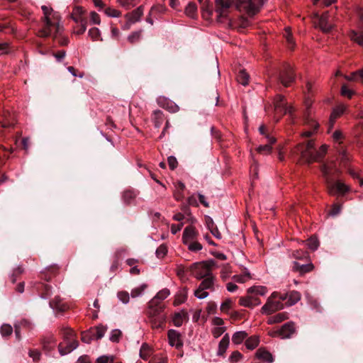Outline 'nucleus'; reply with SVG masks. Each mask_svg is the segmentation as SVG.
<instances>
[{
	"mask_svg": "<svg viewBox=\"0 0 363 363\" xmlns=\"http://www.w3.org/2000/svg\"><path fill=\"white\" fill-rule=\"evenodd\" d=\"M267 0H228V8L233 4L240 12L253 17L260 11Z\"/></svg>",
	"mask_w": 363,
	"mask_h": 363,
	"instance_id": "obj_1",
	"label": "nucleus"
},
{
	"mask_svg": "<svg viewBox=\"0 0 363 363\" xmlns=\"http://www.w3.org/2000/svg\"><path fill=\"white\" fill-rule=\"evenodd\" d=\"M43 16L42 21L44 23L43 28L39 31L40 36L48 37L52 34V27L55 21L61 19L58 12L55 11L50 6L43 5L41 6Z\"/></svg>",
	"mask_w": 363,
	"mask_h": 363,
	"instance_id": "obj_2",
	"label": "nucleus"
},
{
	"mask_svg": "<svg viewBox=\"0 0 363 363\" xmlns=\"http://www.w3.org/2000/svg\"><path fill=\"white\" fill-rule=\"evenodd\" d=\"M315 143L313 140H308V143L304 144L298 145L292 151V155L300 154V160L305 163L311 164L315 160Z\"/></svg>",
	"mask_w": 363,
	"mask_h": 363,
	"instance_id": "obj_3",
	"label": "nucleus"
},
{
	"mask_svg": "<svg viewBox=\"0 0 363 363\" xmlns=\"http://www.w3.org/2000/svg\"><path fill=\"white\" fill-rule=\"evenodd\" d=\"M163 306L159 303H152V301L149 302L147 309V315L152 327L154 329H160L163 328L165 322V316L162 314Z\"/></svg>",
	"mask_w": 363,
	"mask_h": 363,
	"instance_id": "obj_4",
	"label": "nucleus"
},
{
	"mask_svg": "<svg viewBox=\"0 0 363 363\" xmlns=\"http://www.w3.org/2000/svg\"><path fill=\"white\" fill-rule=\"evenodd\" d=\"M63 341L59 345V352L61 355H66L78 347V342L74 338V332L69 328L65 330Z\"/></svg>",
	"mask_w": 363,
	"mask_h": 363,
	"instance_id": "obj_5",
	"label": "nucleus"
},
{
	"mask_svg": "<svg viewBox=\"0 0 363 363\" xmlns=\"http://www.w3.org/2000/svg\"><path fill=\"white\" fill-rule=\"evenodd\" d=\"M216 263L213 260L195 262L190 267L191 274L197 279H202L211 275V271Z\"/></svg>",
	"mask_w": 363,
	"mask_h": 363,
	"instance_id": "obj_6",
	"label": "nucleus"
},
{
	"mask_svg": "<svg viewBox=\"0 0 363 363\" xmlns=\"http://www.w3.org/2000/svg\"><path fill=\"white\" fill-rule=\"evenodd\" d=\"M277 291L270 295L265 304L262 307L261 311L262 313L269 315L284 308V304L277 300Z\"/></svg>",
	"mask_w": 363,
	"mask_h": 363,
	"instance_id": "obj_7",
	"label": "nucleus"
},
{
	"mask_svg": "<svg viewBox=\"0 0 363 363\" xmlns=\"http://www.w3.org/2000/svg\"><path fill=\"white\" fill-rule=\"evenodd\" d=\"M216 21L224 23L227 19V0H215Z\"/></svg>",
	"mask_w": 363,
	"mask_h": 363,
	"instance_id": "obj_8",
	"label": "nucleus"
},
{
	"mask_svg": "<svg viewBox=\"0 0 363 363\" xmlns=\"http://www.w3.org/2000/svg\"><path fill=\"white\" fill-rule=\"evenodd\" d=\"M295 76L294 74L293 67L287 65L285 66L283 71L279 74V80L284 86H289L294 81Z\"/></svg>",
	"mask_w": 363,
	"mask_h": 363,
	"instance_id": "obj_9",
	"label": "nucleus"
},
{
	"mask_svg": "<svg viewBox=\"0 0 363 363\" xmlns=\"http://www.w3.org/2000/svg\"><path fill=\"white\" fill-rule=\"evenodd\" d=\"M333 169V167L331 165H328L326 164H324L321 167V172L323 173V177L325 179L327 189L329 194H333L335 193L333 182L331 177Z\"/></svg>",
	"mask_w": 363,
	"mask_h": 363,
	"instance_id": "obj_10",
	"label": "nucleus"
},
{
	"mask_svg": "<svg viewBox=\"0 0 363 363\" xmlns=\"http://www.w3.org/2000/svg\"><path fill=\"white\" fill-rule=\"evenodd\" d=\"M167 337L168 342L171 347L178 350L183 347L182 337L179 331L171 329L167 333Z\"/></svg>",
	"mask_w": 363,
	"mask_h": 363,
	"instance_id": "obj_11",
	"label": "nucleus"
},
{
	"mask_svg": "<svg viewBox=\"0 0 363 363\" xmlns=\"http://www.w3.org/2000/svg\"><path fill=\"white\" fill-rule=\"evenodd\" d=\"M224 320L219 317H214L212 320V334L216 337H220L225 330Z\"/></svg>",
	"mask_w": 363,
	"mask_h": 363,
	"instance_id": "obj_12",
	"label": "nucleus"
},
{
	"mask_svg": "<svg viewBox=\"0 0 363 363\" xmlns=\"http://www.w3.org/2000/svg\"><path fill=\"white\" fill-rule=\"evenodd\" d=\"M284 97L281 95H277L274 99V108L276 111H282L284 114H291L294 111V108L291 106H287L284 102Z\"/></svg>",
	"mask_w": 363,
	"mask_h": 363,
	"instance_id": "obj_13",
	"label": "nucleus"
},
{
	"mask_svg": "<svg viewBox=\"0 0 363 363\" xmlns=\"http://www.w3.org/2000/svg\"><path fill=\"white\" fill-rule=\"evenodd\" d=\"M347 106L344 104H340L333 108L329 120V129H331L335 122V120L340 117L346 111Z\"/></svg>",
	"mask_w": 363,
	"mask_h": 363,
	"instance_id": "obj_14",
	"label": "nucleus"
},
{
	"mask_svg": "<svg viewBox=\"0 0 363 363\" xmlns=\"http://www.w3.org/2000/svg\"><path fill=\"white\" fill-rule=\"evenodd\" d=\"M240 304L245 307L253 308L261 304V301L256 296L249 294L247 296L240 298Z\"/></svg>",
	"mask_w": 363,
	"mask_h": 363,
	"instance_id": "obj_15",
	"label": "nucleus"
},
{
	"mask_svg": "<svg viewBox=\"0 0 363 363\" xmlns=\"http://www.w3.org/2000/svg\"><path fill=\"white\" fill-rule=\"evenodd\" d=\"M234 70L236 74L237 82L243 86L247 85L250 79V76L247 73L245 69L239 66L238 67H235Z\"/></svg>",
	"mask_w": 363,
	"mask_h": 363,
	"instance_id": "obj_16",
	"label": "nucleus"
},
{
	"mask_svg": "<svg viewBox=\"0 0 363 363\" xmlns=\"http://www.w3.org/2000/svg\"><path fill=\"white\" fill-rule=\"evenodd\" d=\"M197 232L193 226H187L183 232L182 240L184 245L194 241L197 238Z\"/></svg>",
	"mask_w": 363,
	"mask_h": 363,
	"instance_id": "obj_17",
	"label": "nucleus"
},
{
	"mask_svg": "<svg viewBox=\"0 0 363 363\" xmlns=\"http://www.w3.org/2000/svg\"><path fill=\"white\" fill-rule=\"evenodd\" d=\"M255 357L267 363H272L274 362L272 354L265 347H259L255 352Z\"/></svg>",
	"mask_w": 363,
	"mask_h": 363,
	"instance_id": "obj_18",
	"label": "nucleus"
},
{
	"mask_svg": "<svg viewBox=\"0 0 363 363\" xmlns=\"http://www.w3.org/2000/svg\"><path fill=\"white\" fill-rule=\"evenodd\" d=\"M328 19L329 14L328 12L318 17V26L324 33H329L333 28V25L328 23Z\"/></svg>",
	"mask_w": 363,
	"mask_h": 363,
	"instance_id": "obj_19",
	"label": "nucleus"
},
{
	"mask_svg": "<svg viewBox=\"0 0 363 363\" xmlns=\"http://www.w3.org/2000/svg\"><path fill=\"white\" fill-rule=\"evenodd\" d=\"M295 330L296 328L293 322L285 323L279 329V333H281V338L286 339L291 337V335L295 333Z\"/></svg>",
	"mask_w": 363,
	"mask_h": 363,
	"instance_id": "obj_20",
	"label": "nucleus"
},
{
	"mask_svg": "<svg viewBox=\"0 0 363 363\" xmlns=\"http://www.w3.org/2000/svg\"><path fill=\"white\" fill-rule=\"evenodd\" d=\"M143 15V6H139L131 13L125 15L127 20L130 21V23H135L139 21Z\"/></svg>",
	"mask_w": 363,
	"mask_h": 363,
	"instance_id": "obj_21",
	"label": "nucleus"
},
{
	"mask_svg": "<svg viewBox=\"0 0 363 363\" xmlns=\"http://www.w3.org/2000/svg\"><path fill=\"white\" fill-rule=\"evenodd\" d=\"M294 270L299 272L301 274L310 272L313 270L314 266L311 262L306 264H300L297 262H294Z\"/></svg>",
	"mask_w": 363,
	"mask_h": 363,
	"instance_id": "obj_22",
	"label": "nucleus"
},
{
	"mask_svg": "<svg viewBox=\"0 0 363 363\" xmlns=\"http://www.w3.org/2000/svg\"><path fill=\"white\" fill-rule=\"evenodd\" d=\"M311 104H312V101L310 99H307L305 101V105L307 108L306 113V123L307 124H310L311 126H314L315 129H316V128H318L319 124L315 120H313L312 118H311V110H309V108H310V106H311Z\"/></svg>",
	"mask_w": 363,
	"mask_h": 363,
	"instance_id": "obj_23",
	"label": "nucleus"
},
{
	"mask_svg": "<svg viewBox=\"0 0 363 363\" xmlns=\"http://www.w3.org/2000/svg\"><path fill=\"white\" fill-rule=\"evenodd\" d=\"M289 318V314L286 312L279 313L273 316H270L267 320L268 324H274L281 323Z\"/></svg>",
	"mask_w": 363,
	"mask_h": 363,
	"instance_id": "obj_24",
	"label": "nucleus"
},
{
	"mask_svg": "<svg viewBox=\"0 0 363 363\" xmlns=\"http://www.w3.org/2000/svg\"><path fill=\"white\" fill-rule=\"evenodd\" d=\"M170 295V291L167 289L160 291L150 301L152 303H159Z\"/></svg>",
	"mask_w": 363,
	"mask_h": 363,
	"instance_id": "obj_25",
	"label": "nucleus"
},
{
	"mask_svg": "<svg viewBox=\"0 0 363 363\" xmlns=\"http://www.w3.org/2000/svg\"><path fill=\"white\" fill-rule=\"evenodd\" d=\"M202 16L204 18L208 19L211 17L213 10L212 4L209 1H206L201 6Z\"/></svg>",
	"mask_w": 363,
	"mask_h": 363,
	"instance_id": "obj_26",
	"label": "nucleus"
},
{
	"mask_svg": "<svg viewBox=\"0 0 363 363\" xmlns=\"http://www.w3.org/2000/svg\"><path fill=\"white\" fill-rule=\"evenodd\" d=\"M301 298V295L298 291H292L288 293V301L286 303V305L288 306H291L296 303H298Z\"/></svg>",
	"mask_w": 363,
	"mask_h": 363,
	"instance_id": "obj_27",
	"label": "nucleus"
},
{
	"mask_svg": "<svg viewBox=\"0 0 363 363\" xmlns=\"http://www.w3.org/2000/svg\"><path fill=\"white\" fill-rule=\"evenodd\" d=\"M72 18L73 19V21L77 23H79L80 26H82V29H79V30L77 31V34L78 35H82L83 34L86 30V27H87V21L85 18H82L81 16H77V15H74V14H72Z\"/></svg>",
	"mask_w": 363,
	"mask_h": 363,
	"instance_id": "obj_28",
	"label": "nucleus"
},
{
	"mask_svg": "<svg viewBox=\"0 0 363 363\" xmlns=\"http://www.w3.org/2000/svg\"><path fill=\"white\" fill-rule=\"evenodd\" d=\"M247 293L254 296H264L267 293V289L263 286H254L247 289Z\"/></svg>",
	"mask_w": 363,
	"mask_h": 363,
	"instance_id": "obj_29",
	"label": "nucleus"
},
{
	"mask_svg": "<svg viewBox=\"0 0 363 363\" xmlns=\"http://www.w3.org/2000/svg\"><path fill=\"white\" fill-rule=\"evenodd\" d=\"M259 132L270 144H274L276 142V138L269 133L268 129L264 125H261L259 127Z\"/></svg>",
	"mask_w": 363,
	"mask_h": 363,
	"instance_id": "obj_30",
	"label": "nucleus"
},
{
	"mask_svg": "<svg viewBox=\"0 0 363 363\" xmlns=\"http://www.w3.org/2000/svg\"><path fill=\"white\" fill-rule=\"evenodd\" d=\"M333 185H334L335 193L333 194L332 195H335L337 194H343L345 192L349 191L348 186H347L345 184H344L343 182H342L340 181H337L335 183L333 182Z\"/></svg>",
	"mask_w": 363,
	"mask_h": 363,
	"instance_id": "obj_31",
	"label": "nucleus"
},
{
	"mask_svg": "<svg viewBox=\"0 0 363 363\" xmlns=\"http://www.w3.org/2000/svg\"><path fill=\"white\" fill-rule=\"evenodd\" d=\"M259 343V337L257 335H253L247 338L245 341V346L248 350H252L255 349Z\"/></svg>",
	"mask_w": 363,
	"mask_h": 363,
	"instance_id": "obj_32",
	"label": "nucleus"
},
{
	"mask_svg": "<svg viewBox=\"0 0 363 363\" xmlns=\"http://www.w3.org/2000/svg\"><path fill=\"white\" fill-rule=\"evenodd\" d=\"M227 351V334H225L220 340L216 352L217 356L224 357Z\"/></svg>",
	"mask_w": 363,
	"mask_h": 363,
	"instance_id": "obj_33",
	"label": "nucleus"
},
{
	"mask_svg": "<svg viewBox=\"0 0 363 363\" xmlns=\"http://www.w3.org/2000/svg\"><path fill=\"white\" fill-rule=\"evenodd\" d=\"M152 354V350L151 347H150L147 344H143L140 350V357L147 360Z\"/></svg>",
	"mask_w": 363,
	"mask_h": 363,
	"instance_id": "obj_34",
	"label": "nucleus"
},
{
	"mask_svg": "<svg viewBox=\"0 0 363 363\" xmlns=\"http://www.w3.org/2000/svg\"><path fill=\"white\" fill-rule=\"evenodd\" d=\"M350 39L357 43L360 46L363 47V33L362 32H357L355 30H351L350 33Z\"/></svg>",
	"mask_w": 363,
	"mask_h": 363,
	"instance_id": "obj_35",
	"label": "nucleus"
},
{
	"mask_svg": "<svg viewBox=\"0 0 363 363\" xmlns=\"http://www.w3.org/2000/svg\"><path fill=\"white\" fill-rule=\"evenodd\" d=\"M147 287V286L146 284H142L140 286L133 289L130 294L132 298H138L141 296Z\"/></svg>",
	"mask_w": 363,
	"mask_h": 363,
	"instance_id": "obj_36",
	"label": "nucleus"
},
{
	"mask_svg": "<svg viewBox=\"0 0 363 363\" xmlns=\"http://www.w3.org/2000/svg\"><path fill=\"white\" fill-rule=\"evenodd\" d=\"M247 336L245 331H238L233 334L232 341L234 344H240Z\"/></svg>",
	"mask_w": 363,
	"mask_h": 363,
	"instance_id": "obj_37",
	"label": "nucleus"
},
{
	"mask_svg": "<svg viewBox=\"0 0 363 363\" xmlns=\"http://www.w3.org/2000/svg\"><path fill=\"white\" fill-rule=\"evenodd\" d=\"M186 299V291L183 289L179 291L174 297V305L179 306L183 303Z\"/></svg>",
	"mask_w": 363,
	"mask_h": 363,
	"instance_id": "obj_38",
	"label": "nucleus"
},
{
	"mask_svg": "<svg viewBox=\"0 0 363 363\" xmlns=\"http://www.w3.org/2000/svg\"><path fill=\"white\" fill-rule=\"evenodd\" d=\"M272 144H270L269 142H267L265 145H259L256 150L258 153L262 154V155H269L272 153Z\"/></svg>",
	"mask_w": 363,
	"mask_h": 363,
	"instance_id": "obj_39",
	"label": "nucleus"
},
{
	"mask_svg": "<svg viewBox=\"0 0 363 363\" xmlns=\"http://www.w3.org/2000/svg\"><path fill=\"white\" fill-rule=\"evenodd\" d=\"M231 252L234 259V262L236 264H240L242 261L245 259V255L243 252L238 247L235 248V252L232 251Z\"/></svg>",
	"mask_w": 363,
	"mask_h": 363,
	"instance_id": "obj_40",
	"label": "nucleus"
},
{
	"mask_svg": "<svg viewBox=\"0 0 363 363\" xmlns=\"http://www.w3.org/2000/svg\"><path fill=\"white\" fill-rule=\"evenodd\" d=\"M340 94L342 96L351 99L355 94V91L349 88L346 84H343L341 87Z\"/></svg>",
	"mask_w": 363,
	"mask_h": 363,
	"instance_id": "obj_41",
	"label": "nucleus"
},
{
	"mask_svg": "<svg viewBox=\"0 0 363 363\" xmlns=\"http://www.w3.org/2000/svg\"><path fill=\"white\" fill-rule=\"evenodd\" d=\"M292 257L296 259L304 260L308 259L309 256L307 252L298 250L293 252Z\"/></svg>",
	"mask_w": 363,
	"mask_h": 363,
	"instance_id": "obj_42",
	"label": "nucleus"
},
{
	"mask_svg": "<svg viewBox=\"0 0 363 363\" xmlns=\"http://www.w3.org/2000/svg\"><path fill=\"white\" fill-rule=\"evenodd\" d=\"M205 279L200 284L199 288L206 290L210 289L213 285V278L211 275L204 277Z\"/></svg>",
	"mask_w": 363,
	"mask_h": 363,
	"instance_id": "obj_43",
	"label": "nucleus"
},
{
	"mask_svg": "<svg viewBox=\"0 0 363 363\" xmlns=\"http://www.w3.org/2000/svg\"><path fill=\"white\" fill-rule=\"evenodd\" d=\"M89 35L93 40H102L101 32L98 28H91L89 30Z\"/></svg>",
	"mask_w": 363,
	"mask_h": 363,
	"instance_id": "obj_44",
	"label": "nucleus"
},
{
	"mask_svg": "<svg viewBox=\"0 0 363 363\" xmlns=\"http://www.w3.org/2000/svg\"><path fill=\"white\" fill-rule=\"evenodd\" d=\"M328 146L326 145H323L320 146L318 150H315V160L316 162L319 161L321 158L324 157L328 150Z\"/></svg>",
	"mask_w": 363,
	"mask_h": 363,
	"instance_id": "obj_45",
	"label": "nucleus"
},
{
	"mask_svg": "<svg viewBox=\"0 0 363 363\" xmlns=\"http://www.w3.org/2000/svg\"><path fill=\"white\" fill-rule=\"evenodd\" d=\"M185 318V314L184 313H177L174 314L173 317V323L175 326L179 327L183 323V320Z\"/></svg>",
	"mask_w": 363,
	"mask_h": 363,
	"instance_id": "obj_46",
	"label": "nucleus"
},
{
	"mask_svg": "<svg viewBox=\"0 0 363 363\" xmlns=\"http://www.w3.org/2000/svg\"><path fill=\"white\" fill-rule=\"evenodd\" d=\"M106 327L103 325H99L96 328L95 333L93 335V337H94L96 340L102 338L106 332Z\"/></svg>",
	"mask_w": 363,
	"mask_h": 363,
	"instance_id": "obj_47",
	"label": "nucleus"
},
{
	"mask_svg": "<svg viewBox=\"0 0 363 363\" xmlns=\"http://www.w3.org/2000/svg\"><path fill=\"white\" fill-rule=\"evenodd\" d=\"M196 9L197 8L195 4L189 3L185 9V13L188 16L194 18L196 14Z\"/></svg>",
	"mask_w": 363,
	"mask_h": 363,
	"instance_id": "obj_48",
	"label": "nucleus"
},
{
	"mask_svg": "<svg viewBox=\"0 0 363 363\" xmlns=\"http://www.w3.org/2000/svg\"><path fill=\"white\" fill-rule=\"evenodd\" d=\"M117 297L120 301L124 304H127L130 301V295L127 291H121L117 294Z\"/></svg>",
	"mask_w": 363,
	"mask_h": 363,
	"instance_id": "obj_49",
	"label": "nucleus"
},
{
	"mask_svg": "<svg viewBox=\"0 0 363 363\" xmlns=\"http://www.w3.org/2000/svg\"><path fill=\"white\" fill-rule=\"evenodd\" d=\"M308 247L312 250H315L319 246V242L315 238H310L306 241Z\"/></svg>",
	"mask_w": 363,
	"mask_h": 363,
	"instance_id": "obj_50",
	"label": "nucleus"
},
{
	"mask_svg": "<svg viewBox=\"0 0 363 363\" xmlns=\"http://www.w3.org/2000/svg\"><path fill=\"white\" fill-rule=\"evenodd\" d=\"M104 13L106 16L112 18H118L121 16V13L111 7H108L104 10Z\"/></svg>",
	"mask_w": 363,
	"mask_h": 363,
	"instance_id": "obj_51",
	"label": "nucleus"
},
{
	"mask_svg": "<svg viewBox=\"0 0 363 363\" xmlns=\"http://www.w3.org/2000/svg\"><path fill=\"white\" fill-rule=\"evenodd\" d=\"M188 249L192 252H198L202 249V245L196 240L190 242L187 244Z\"/></svg>",
	"mask_w": 363,
	"mask_h": 363,
	"instance_id": "obj_52",
	"label": "nucleus"
},
{
	"mask_svg": "<svg viewBox=\"0 0 363 363\" xmlns=\"http://www.w3.org/2000/svg\"><path fill=\"white\" fill-rule=\"evenodd\" d=\"M251 278L250 273H245L244 274L235 275L233 279L235 281L240 283H245Z\"/></svg>",
	"mask_w": 363,
	"mask_h": 363,
	"instance_id": "obj_53",
	"label": "nucleus"
},
{
	"mask_svg": "<svg viewBox=\"0 0 363 363\" xmlns=\"http://www.w3.org/2000/svg\"><path fill=\"white\" fill-rule=\"evenodd\" d=\"M114 356L113 355H102L97 358V363H113L114 361Z\"/></svg>",
	"mask_w": 363,
	"mask_h": 363,
	"instance_id": "obj_54",
	"label": "nucleus"
},
{
	"mask_svg": "<svg viewBox=\"0 0 363 363\" xmlns=\"http://www.w3.org/2000/svg\"><path fill=\"white\" fill-rule=\"evenodd\" d=\"M13 332L12 327L9 324H4L1 327V333L2 336L6 337L11 335Z\"/></svg>",
	"mask_w": 363,
	"mask_h": 363,
	"instance_id": "obj_55",
	"label": "nucleus"
},
{
	"mask_svg": "<svg viewBox=\"0 0 363 363\" xmlns=\"http://www.w3.org/2000/svg\"><path fill=\"white\" fill-rule=\"evenodd\" d=\"M141 37V33L140 31H136L132 33L130 35L128 36V40L130 43H134L135 42H138Z\"/></svg>",
	"mask_w": 363,
	"mask_h": 363,
	"instance_id": "obj_56",
	"label": "nucleus"
},
{
	"mask_svg": "<svg viewBox=\"0 0 363 363\" xmlns=\"http://www.w3.org/2000/svg\"><path fill=\"white\" fill-rule=\"evenodd\" d=\"M242 354L238 351H234L230 356V361L231 362H238L242 359Z\"/></svg>",
	"mask_w": 363,
	"mask_h": 363,
	"instance_id": "obj_57",
	"label": "nucleus"
},
{
	"mask_svg": "<svg viewBox=\"0 0 363 363\" xmlns=\"http://www.w3.org/2000/svg\"><path fill=\"white\" fill-rule=\"evenodd\" d=\"M243 238L244 235L242 232H240L235 238L233 236H230V239L233 240L232 242H235V246L237 247H240L242 245Z\"/></svg>",
	"mask_w": 363,
	"mask_h": 363,
	"instance_id": "obj_58",
	"label": "nucleus"
},
{
	"mask_svg": "<svg viewBox=\"0 0 363 363\" xmlns=\"http://www.w3.org/2000/svg\"><path fill=\"white\" fill-rule=\"evenodd\" d=\"M285 32H286V33H285L286 40L287 43H289L290 48H293L294 46V40H293V38H292V35H291V33L290 31V28H286L285 30Z\"/></svg>",
	"mask_w": 363,
	"mask_h": 363,
	"instance_id": "obj_59",
	"label": "nucleus"
},
{
	"mask_svg": "<svg viewBox=\"0 0 363 363\" xmlns=\"http://www.w3.org/2000/svg\"><path fill=\"white\" fill-rule=\"evenodd\" d=\"M29 357L33 359L34 362H38L41 357V353L37 350H31L28 352Z\"/></svg>",
	"mask_w": 363,
	"mask_h": 363,
	"instance_id": "obj_60",
	"label": "nucleus"
},
{
	"mask_svg": "<svg viewBox=\"0 0 363 363\" xmlns=\"http://www.w3.org/2000/svg\"><path fill=\"white\" fill-rule=\"evenodd\" d=\"M90 21L93 24L99 25L101 23L100 16L95 11H91L90 13Z\"/></svg>",
	"mask_w": 363,
	"mask_h": 363,
	"instance_id": "obj_61",
	"label": "nucleus"
},
{
	"mask_svg": "<svg viewBox=\"0 0 363 363\" xmlns=\"http://www.w3.org/2000/svg\"><path fill=\"white\" fill-rule=\"evenodd\" d=\"M194 294L199 299L205 298L208 296V293L206 290L201 288H198L195 291Z\"/></svg>",
	"mask_w": 363,
	"mask_h": 363,
	"instance_id": "obj_62",
	"label": "nucleus"
},
{
	"mask_svg": "<svg viewBox=\"0 0 363 363\" xmlns=\"http://www.w3.org/2000/svg\"><path fill=\"white\" fill-rule=\"evenodd\" d=\"M121 332L119 330L115 329L113 330L111 333L110 340L112 342H118L121 337Z\"/></svg>",
	"mask_w": 363,
	"mask_h": 363,
	"instance_id": "obj_63",
	"label": "nucleus"
},
{
	"mask_svg": "<svg viewBox=\"0 0 363 363\" xmlns=\"http://www.w3.org/2000/svg\"><path fill=\"white\" fill-rule=\"evenodd\" d=\"M149 363H167V358L162 356L153 357Z\"/></svg>",
	"mask_w": 363,
	"mask_h": 363,
	"instance_id": "obj_64",
	"label": "nucleus"
}]
</instances>
